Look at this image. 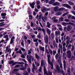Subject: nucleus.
I'll return each instance as SVG.
<instances>
[{
  "mask_svg": "<svg viewBox=\"0 0 75 75\" xmlns=\"http://www.w3.org/2000/svg\"><path fill=\"white\" fill-rule=\"evenodd\" d=\"M57 53V52H56V51L53 50V55H55Z\"/></svg>",
  "mask_w": 75,
  "mask_h": 75,
  "instance_id": "nucleus-55",
  "label": "nucleus"
},
{
  "mask_svg": "<svg viewBox=\"0 0 75 75\" xmlns=\"http://www.w3.org/2000/svg\"><path fill=\"white\" fill-rule=\"evenodd\" d=\"M64 21L65 22H69V20L67 19H65L64 20Z\"/></svg>",
  "mask_w": 75,
  "mask_h": 75,
  "instance_id": "nucleus-38",
  "label": "nucleus"
},
{
  "mask_svg": "<svg viewBox=\"0 0 75 75\" xmlns=\"http://www.w3.org/2000/svg\"><path fill=\"white\" fill-rule=\"evenodd\" d=\"M19 70H20V69H15L13 70V71H12V72L13 73V74H15V72H17L18 71H19Z\"/></svg>",
  "mask_w": 75,
  "mask_h": 75,
  "instance_id": "nucleus-21",
  "label": "nucleus"
},
{
  "mask_svg": "<svg viewBox=\"0 0 75 75\" xmlns=\"http://www.w3.org/2000/svg\"><path fill=\"white\" fill-rule=\"evenodd\" d=\"M45 52H46L47 54H49L50 53L49 52H48V49H46Z\"/></svg>",
  "mask_w": 75,
  "mask_h": 75,
  "instance_id": "nucleus-56",
  "label": "nucleus"
},
{
  "mask_svg": "<svg viewBox=\"0 0 75 75\" xmlns=\"http://www.w3.org/2000/svg\"><path fill=\"white\" fill-rule=\"evenodd\" d=\"M57 25L58 27H62V26H61V25L60 24H57Z\"/></svg>",
  "mask_w": 75,
  "mask_h": 75,
  "instance_id": "nucleus-44",
  "label": "nucleus"
},
{
  "mask_svg": "<svg viewBox=\"0 0 75 75\" xmlns=\"http://www.w3.org/2000/svg\"><path fill=\"white\" fill-rule=\"evenodd\" d=\"M29 56L28 55H27V58H28V60L29 63H31V59L32 61H34V57L31 55H30L28 58Z\"/></svg>",
  "mask_w": 75,
  "mask_h": 75,
  "instance_id": "nucleus-5",
  "label": "nucleus"
},
{
  "mask_svg": "<svg viewBox=\"0 0 75 75\" xmlns=\"http://www.w3.org/2000/svg\"><path fill=\"white\" fill-rule=\"evenodd\" d=\"M51 35L52 38H53L54 37V33H52L51 34Z\"/></svg>",
  "mask_w": 75,
  "mask_h": 75,
  "instance_id": "nucleus-42",
  "label": "nucleus"
},
{
  "mask_svg": "<svg viewBox=\"0 0 75 75\" xmlns=\"http://www.w3.org/2000/svg\"><path fill=\"white\" fill-rule=\"evenodd\" d=\"M31 36L33 39V40L34 39H35V35H31Z\"/></svg>",
  "mask_w": 75,
  "mask_h": 75,
  "instance_id": "nucleus-48",
  "label": "nucleus"
},
{
  "mask_svg": "<svg viewBox=\"0 0 75 75\" xmlns=\"http://www.w3.org/2000/svg\"><path fill=\"white\" fill-rule=\"evenodd\" d=\"M44 60H42L41 62V66H43L44 65V74H46L47 75H52V73L51 72H50L49 71L48 73H47V72L46 71V68L45 66V63L44 62Z\"/></svg>",
  "mask_w": 75,
  "mask_h": 75,
  "instance_id": "nucleus-1",
  "label": "nucleus"
},
{
  "mask_svg": "<svg viewBox=\"0 0 75 75\" xmlns=\"http://www.w3.org/2000/svg\"><path fill=\"white\" fill-rule=\"evenodd\" d=\"M50 25L51 24L50 23V22H47V27H48V28H50Z\"/></svg>",
  "mask_w": 75,
  "mask_h": 75,
  "instance_id": "nucleus-25",
  "label": "nucleus"
},
{
  "mask_svg": "<svg viewBox=\"0 0 75 75\" xmlns=\"http://www.w3.org/2000/svg\"><path fill=\"white\" fill-rule=\"evenodd\" d=\"M15 39V37L14 36H13L12 38L11 39V40H12V41H14V40Z\"/></svg>",
  "mask_w": 75,
  "mask_h": 75,
  "instance_id": "nucleus-63",
  "label": "nucleus"
},
{
  "mask_svg": "<svg viewBox=\"0 0 75 75\" xmlns=\"http://www.w3.org/2000/svg\"><path fill=\"white\" fill-rule=\"evenodd\" d=\"M55 34H56V36H58V35H60V31H56L55 32Z\"/></svg>",
  "mask_w": 75,
  "mask_h": 75,
  "instance_id": "nucleus-18",
  "label": "nucleus"
},
{
  "mask_svg": "<svg viewBox=\"0 0 75 75\" xmlns=\"http://www.w3.org/2000/svg\"><path fill=\"white\" fill-rule=\"evenodd\" d=\"M62 46H61V44H59V47L60 48H61V53L62 54Z\"/></svg>",
  "mask_w": 75,
  "mask_h": 75,
  "instance_id": "nucleus-34",
  "label": "nucleus"
},
{
  "mask_svg": "<svg viewBox=\"0 0 75 75\" xmlns=\"http://www.w3.org/2000/svg\"><path fill=\"white\" fill-rule=\"evenodd\" d=\"M64 30L65 31H67V30H68V29H67V27H65L64 28Z\"/></svg>",
  "mask_w": 75,
  "mask_h": 75,
  "instance_id": "nucleus-51",
  "label": "nucleus"
},
{
  "mask_svg": "<svg viewBox=\"0 0 75 75\" xmlns=\"http://www.w3.org/2000/svg\"><path fill=\"white\" fill-rule=\"evenodd\" d=\"M32 66L33 68H32V71L33 72H34V71H36L37 69V67H35V64H34V63H33L32 64Z\"/></svg>",
  "mask_w": 75,
  "mask_h": 75,
  "instance_id": "nucleus-12",
  "label": "nucleus"
},
{
  "mask_svg": "<svg viewBox=\"0 0 75 75\" xmlns=\"http://www.w3.org/2000/svg\"><path fill=\"white\" fill-rule=\"evenodd\" d=\"M66 55V53H63V56L64 58V59H67L66 57H65Z\"/></svg>",
  "mask_w": 75,
  "mask_h": 75,
  "instance_id": "nucleus-37",
  "label": "nucleus"
},
{
  "mask_svg": "<svg viewBox=\"0 0 75 75\" xmlns=\"http://www.w3.org/2000/svg\"><path fill=\"white\" fill-rule=\"evenodd\" d=\"M59 21H64V18L61 17L59 18Z\"/></svg>",
  "mask_w": 75,
  "mask_h": 75,
  "instance_id": "nucleus-29",
  "label": "nucleus"
},
{
  "mask_svg": "<svg viewBox=\"0 0 75 75\" xmlns=\"http://www.w3.org/2000/svg\"><path fill=\"white\" fill-rule=\"evenodd\" d=\"M53 45L54 46V47H56L57 48V44L55 43V41H53Z\"/></svg>",
  "mask_w": 75,
  "mask_h": 75,
  "instance_id": "nucleus-35",
  "label": "nucleus"
},
{
  "mask_svg": "<svg viewBox=\"0 0 75 75\" xmlns=\"http://www.w3.org/2000/svg\"><path fill=\"white\" fill-rule=\"evenodd\" d=\"M45 10H46V8H44L42 9V12H45Z\"/></svg>",
  "mask_w": 75,
  "mask_h": 75,
  "instance_id": "nucleus-43",
  "label": "nucleus"
},
{
  "mask_svg": "<svg viewBox=\"0 0 75 75\" xmlns=\"http://www.w3.org/2000/svg\"><path fill=\"white\" fill-rule=\"evenodd\" d=\"M42 16V14L40 15L39 17V19H41L42 18V21H44V22H45V21L47 20V16Z\"/></svg>",
  "mask_w": 75,
  "mask_h": 75,
  "instance_id": "nucleus-4",
  "label": "nucleus"
},
{
  "mask_svg": "<svg viewBox=\"0 0 75 75\" xmlns=\"http://www.w3.org/2000/svg\"><path fill=\"white\" fill-rule=\"evenodd\" d=\"M27 71L29 73H30V72H31V70L30 69V68H28V69Z\"/></svg>",
  "mask_w": 75,
  "mask_h": 75,
  "instance_id": "nucleus-54",
  "label": "nucleus"
},
{
  "mask_svg": "<svg viewBox=\"0 0 75 75\" xmlns=\"http://www.w3.org/2000/svg\"><path fill=\"white\" fill-rule=\"evenodd\" d=\"M25 68H26V69L27 67H28V65L27 63L25 64Z\"/></svg>",
  "mask_w": 75,
  "mask_h": 75,
  "instance_id": "nucleus-53",
  "label": "nucleus"
},
{
  "mask_svg": "<svg viewBox=\"0 0 75 75\" xmlns=\"http://www.w3.org/2000/svg\"><path fill=\"white\" fill-rule=\"evenodd\" d=\"M35 64L37 65V66H38V67L40 66V64L38 63H37V62H35Z\"/></svg>",
  "mask_w": 75,
  "mask_h": 75,
  "instance_id": "nucleus-40",
  "label": "nucleus"
},
{
  "mask_svg": "<svg viewBox=\"0 0 75 75\" xmlns=\"http://www.w3.org/2000/svg\"><path fill=\"white\" fill-rule=\"evenodd\" d=\"M63 50L64 52H65V51H66V49H65V47H63Z\"/></svg>",
  "mask_w": 75,
  "mask_h": 75,
  "instance_id": "nucleus-41",
  "label": "nucleus"
},
{
  "mask_svg": "<svg viewBox=\"0 0 75 75\" xmlns=\"http://www.w3.org/2000/svg\"><path fill=\"white\" fill-rule=\"evenodd\" d=\"M62 6H64V7H67L69 8H71V7L68 4H62Z\"/></svg>",
  "mask_w": 75,
  "mask_h": 75,
  "instance_id": "nucleus-13",
  "label": "nucleus"
},
{
  "mask_svg": "<svg viewBox=\"0 0 75 75\" xmlns=\"http://www.w3.org/2000/svg\"><path fill=\"white\" fill-rule=\"evenodd\" d=\"M72 29V26L71 25H69L67 26V31H70Z\"/></svg>",
  "mask_w": 75,
  "mask_h": 75,
  "instance_id": "nucleus-14",
  "label": "nucleus"
},
{
  "mask_svg": "<svg viewBox=\"0 0 75 75\" xmlns=\"http://www.w3.org/2000/svg\"><path fill=\"white\" fill-rule=\"evenodd\" d=\"M66 40H68L66 41L67 45L66 46V47L67 48L68 47V44H69V41L71 43V42L73 41V39H71V40L70 41L71 39L70 38H69V37L68 36L66 37Z\"/></svg>",
  "mask_w": 75,
  "mask_h": 75,
  "instance_id": "nucleus-3",
  "label": "nucleus"
},
{
  "mask_svg": "<svg viewBox=\"0 0 75 75\" xmlns=\"http://www.w3.org/2000/svg\"><path fill=\"white\" fill-rule=\"evenodd\" d=\"M35 57L38 60L39 59H41V57H40V56H38V54H35Z\"/></svg>",
  "mask_w": 75,
  "mask_h": 75,
  "instance_id": "nucleus-17",
  "label": "nucleus"
},
{
  "mask_svg": "<svg viewBox=\"0 0 75 75\" xmlns=\"http://www.w3.org/2000/svg\"><path fill=\"white\" fill-rule=\"evenodd\" d=\"M71 59H75V57L74 56H72L71 58Z\"/></svg>",
  "mask_w": 75,
  "mask_h": 75,
  "instance_id": "nucleus-46",
  "label": "nucleus"
},
{
  "mask_svg": "<svg viewBox=\"0 0 75 75\" xmlns=\"http://www.w3.org/2000/svg\"><path fill=\"white\" fill-rule=\"evenodd\" d=\"M49 52L51 55H52V51L51 49L49 50Z\"/></svg>",
  "mask_w": 75,
  "mask_h": 75,
  "instance_id": "nucleus-36",
  "label": "nucleus"
},
{
  "mask_svg": "<svg viewBox=\"0 0 75 75\" xmlns=\"http://www.w3.org/2000/svg\"><path fill=\"white\" fill-rule=\"evenodd\" d=\"M37 4L38 5L40 4V1H37Z\"/></svg>",
  "mask_w": 75,
  "mask_h": 75,
  "instance_id": "nucleus-64",
  "label": "nucleus"
},
{
  "mask_svg": "<svg viewBox=\"0 0 75 75\" xmlns=\"http://www.w3.org/2000/svg\"><path fill=\"white\" fill-rule=\"evenodd\" d=\"M56 59H58V53H57L56 55L55 56V57Z\"/></svg>",
  "mask_w": 75,
  "mask_h": 75,
  "instance_id": "nucleus-52",
  "label": "nucleus"
},
{
  "mask_svg": "<svg viewBox=\"0 0 75 75\" xmlns=\"http://www.w3.org/2000/svg\"><path fill=\"white\" fill-rule=\"evenodd\" d=\"M57 18V17H54L51 18V20H55V19H56Z\"/></svg>",
  "mask_w": 75,
  "mask_h": 75,
  "instance_id": "nucleus-59",
  "label": "nucleus"
},
{
  "mask_svg": "<svg viewBox=\"0 0 75 75\" xmlns=\"http://www.w3.org/2000/svg\"><path fill=\"white\" fill-rule=\"evenodd\" d=\"M40 50L44 52V47H42V46L40 47Z\"/></svg>",
  "mask_w": 75,
  "mask_h": 75,
  "instance_id": "nucleus-24",
  "label": "nucleus"
},
{
  "mask_svg": "<svg viewBox=\"0 0 75 75\" xmlns=\"http://www.w3.org/2000/svg\"><path fill=\"white\" fill-rule=\"evenodd\" d=\"M63 65H64V69L65 70H66V68H65V61H63Z\"/></svg>",
  "mask_w": 75,
  "mask_h": 75,
  "instance_id": "nucleus-26",
  "label": "nucleus"
},
{
  "mask_svg": "<svg viewBox=\"0 0 75 75\" xmlns=\"http://www.w3.org/2000/svg\"><path fill=\"white\" fill-rule=\"evenodd\" d=\"M6 16V13H2L1 14V16L2 17H4Z\"/></svg>",
  "mask_w": 75,
  "mask_h": 75,
  "instance_id": "nucleus-33",
  "label": "nucleus"
},
{
  "mask_svg": "<svg viewBox=\"0 0 75 75\" xmlns=\"http://www.w3.org/2000/svg\"><path fill=\"white\" fill-rule=\"evenodd\" d=\"M6 51L5 53H7V52H9V54L11 53V49L9 47L7 46L6 47Z\"/></svg>",
  "mask_w": 75,
  "mask_h": 75,
  "instance_id": "nucleus-8",
  "label": "nucleus"
},
{
  "mask_svg": "<svg viewBox=\"0 0 75 75\" xmlns=\"http://www.w3.org/2000/svg\"><path fill=\"white\" fill-rule=\"evenodd\" d=\"M67 54L68 58H70L71 57V51L70 50H68L67 52Z\"/></svg>",
  "mask_w": 75,
  "mask_h": 75,
  "instance_id": "nucleus-10",
  "label": "nucleus"
},
{
  "mask_svg": "<svg viewBox=\"0 0 75 75\" xmlns=\"http://www.w3.org/2000/svg\"><path fill=\"white\" fill-rule=\"evenodd\" d=\"M71 47H72V45L71 44H69L68 46V49H69V48H71Z\"/></svg>",
  "mask_w": 75,
  "mask_h": 75,
  "instance_id": "nucleus-49",
  "label": "nucleus"
},
{
  "mask_svg": "<svg viewBox=\"0 0 75 75\" xmlns=\"http://www.w3.org/2000/svg\"><path fill=\"white\" fill-rule=\"evenodd\" d=\"M61 14H62V13L59 12H57L55 14L56 16H61Z\"/></svg>",
  "mask_w": 75,
  "mask_h": 75,
  "instance_id": "nucleus-19",
  "label": "nucleus"
},
{
  "mask_svg": "<svg viewBox=\"0 0 75 75\" xmlns=\"http://www.w3.org/2000/svg\"><path fill=\"white\" fill-rule=\"evenodd\" d=\"M62 25H64V26H66L67 25H73L74 26H75V24L74 23H72L71 22L69 23H66L64 22H62L61 23Z\"/></svg>",
  "mask_w": 75,
  "mask_h": 75,
  "instance_id": "nucleus-6",
  "label": "nucleus"
},
{
  "mask_svg": "<svg viewBox=\"0 0 75 75\" xmlns=\"http://www.w3.org/2000/svg\"><path fill=\"white\" fill-rule=\"evenodd\" d=\"M4 38H8V35H6L4 36Z\"/></svg>",
  "mask_w": 75,
  "mask_h": 75,
  "instance_id": "nucleus-47",
  "label": "nucleus"
},
{
  "mask_svg": "<svg viewBox=\"0 0 75 75\" xmlns=\"http://www.w3.org/2000/svg\"><path fill=\"white\" fill-rule=\"evenodd\" d=\"M38 38H36L35 39H33V41L34 42H37V41H38Z\"/></svg>",
  "mask_w": 75,
  "mask_h": 75,
  "instance_id": "nucleus-60",
  "label": "nucleus"
},
{
  "mask_svg": "<svg viewBox=\"0 0 75 75\" xmlns=\"http://www.w3.org/2000/svg\"><path fill=\"white\" fill-rule=\"evenodd\" d=\"M26 69V68L25 67H21L20 68V69L21 70H24Z\"/></svg>",
  "mask_w": 75,
  "mask_h": 75,
  "instance_id": "nucleus-39",
  "label": "nucleus"
},
{
  "mask_svg": "<svg viewBox=\"0 0 75 75\" xmlns=\"http://www.w3.org/2000/svg\"><path fill=\"white\" fill-rule=\"evenodd\" d=\"M52 29L54 30H57V27L54 26V25H52Z\"/></svg>",
  "mask_w": 75,
  "mask_h": 75,
  "instance_id": "nucleus-28",
  "label": "nucleus"
},
{
  "mask_svg": "<svg viewBox=\"0 0 75 75\" xmlns=\"http://www.w3.org/2000/svg\"><path fill=\"white\" fill-rule=\"evenodd\" d=\"M65 10V8H59V11H62V10Z\"/></svg>",
  "mask_w": 75,
  "mask_h": 75,
  "instance_id": "nucleus-32",
  "label": "nucleus"
},
{
  "mask_svg": "<svg viewBox=\"0 0 75 75\" xmlns=\"http://www.w3.org/2000/svg\"><path fill=\"white\" fill-rule=\"evenodd\" d=\"M56 42L57 43H58V37H56L55 39Z\"/></svg>",
  "mask_w": 75,
  "mask_h": 75,
  "instance_id": "nucleus-30",
  "label": "nucleus"
},
{
  "mask_svg": "<svg viewBox=\"0 0 75 75\" xmlns=\"http://www.w3.org/2000/svg\"><path fill=\"white\" fill-rule=\"evenodd\" d=\"M16 54H18V53H19V54H21L22 53V52L21 50H19V51H17L16 52Z\"/></svg>",
  "mask_w": 75,
  "mask_h": 75,
  "instance_id": "nucleus-31",
  "label": "nucleus"
},
{
  "mask_svg": "<svg viewBox=\"0 0 75 75\" xmlns=\"http://www.w3.org/2000/svg\"><path fill=\"white\" fill-rule=\"evenodd\" d=\"M55 1V0H52L51 1H50L48 3L50 4H54Z\"/></svg>",
  "mask_w": 75,
  "mask_h": 75,
  "instance_id": "nucleus-20",
  "label": "nucleus"
},
{
  "mask_svg": "<svg viewBox=\"0 0 75 75\" xmlns=\"http://www.w3.org/2000/svg\"><path fill=\"white\" fill-rule=\"evenodd\" d=\"M41 67H40L39 70H38V71H39V72H41Z\"/></svg>",
  "mask_w": 75,
  "mask_h": 75,
  "instance_id": "nucleus-50",
  "label": "nucleus"
},
{
  "mask_svg": "<svg viewBox=\"0 0 75 75\" xmlns=\"http://www.w3.org/2000/svg\"><path fill=\"white\" fill-rule=\"evenodd\" d=\"M47 56L48 57V63H49V64H50V65H51V68L53 70V69H54V68H53V67H54V66L53 65V64H52V62H50V54H47Z\"/></svg>",
  "mask_w": 75,
  "mask_h": 75,
  "instance_id": "nucleus-2",
  "label": "nucleus"
},
{
  "mask_svg": "<svg viewBox=\"0 0 75 75\" xmlns=\"http://www.w3.org/2000/svg\"><path fill=\"white\" fill-rule=\"evenodd\" d=\"M13 61V60L9 62V64H12V65H16V64H17V63H18V64H23V62H16L15 63Z\"/></svg>",
  "mask_w": 75,
  "mask_h": 75,
  "instance_id": "nucleus-7",
  "label": "nucleus"
},
{
  "mask_svg": "<svg viewBox=\"0 0 75 75\" xmlns=\"http://www.w3.org/2000/svg\"><path fill=\"white\" fill-rule=\"evenodd\" d=\"M54 10L56 12L57 11H59V7L58 6H55L54 8Z\"/></svg>",
  "mask_w": 75,
  "mask_h": 75,
  "instance_id": "nucleus-15",
  "label": "nucleus"
},
{
  "mask_svg": "<svg viewBox=\"0 0 75 75\" xmlns=\"http://www.w3.org/2000/svg\"><path fill=\"white\" fill-rule=\"evenodd\" d=\"M53 22L55 23L56 22H58V19H55L53 20Z\"/></svg>",
  "mask_w": 75,
  "mask_h": 75,
  "instance_id": "nucleus-61",
  "label": "nucleus"
},
{
  "mask_svg": "<svg viewBox=\"0 0 75 75\" xmlns=\"http://www.w3.org/2000/svg\"><path fill=\"white\" fill-rule=\"evenodd\" d=\"M74 45H72L71 51H74Z\"/></svg>",
  "mask_w": 75,
  "mask_h": 75,
  "instance_id": "nucleus-62",
  "label": "nucleus"
},
{
  "mask_svg": "<svg viewBox=\"0 0 75 75\" xmlns=\"http://www.w3.org/2000/svg\"><path fill=\"white\" fill-rule=\"evenodd\" d=\"M56 69L57 70H56V69H54V73H57V71L58 72H60V69H59V66H57Z\"/></svg>",
  "mask_w": 75,
  "mask_h": 75,
  "instance_id": "nucleus-11",
  "label": "nucleus"
},
{
  "mask_svg": "<svg viewBox=\"0 0 75 75\" xmlns=\"http://www.w3.org/2000/svg\"><path fill=\"white\" fill-rule=\"evenodd\" d=\"M0 27H3L4 25V24H3L2 23H0Z\"/></svg>",
  "mask_w": 75,
  "mask_h": 75,
  "instance_id": "nucleus-58",
  "label": "nucleus"
},
{
  "mask_svg": "<svg viewBox=\"0 0 75 75\" xmlns=\"http://www.w3.org/2000/svg\"><path fill=\"white\" fill-rule=\"evenodd\" d=\"M69 4V5H70L71 6H73L74 5V4L73 3V2H72L71 1H69L68 2Z\"/></svg>",
  "mask_w": 75,
  "mask_h": 75,
  "instance_id": "nucleus-27",
  "label": "nucleus"
},
{
  "mask_svg": "<svg viewBox=\"0 0 75 75\" xmlns=\"http://www.w3.org/2000/svg\"><path fill=\"white\" fill-rule=\"evenodd\" d=\"M30 6L32 8H34V5H35V2H33L32 4L29 3Z\"/></svg>",
  "mask_w": 75,
  "mask_h": 75,
  "instance_id": "nucleus-16",
  "label": "nucleus"
},
{
  "mask_svg": "<svg viewBox=\"0 0 75 75\" xmlns=\"http://www.w3.org/2000/svg\"><path fill=\"white\" fill-rule=\"evenodd\" d=\"M21 57L22 58H25V56H24V55L23 54H22L21 55Z\"/></svg>",
  "mask_w": 75,
  "mask_h": 75,
  "instance_id": "nucleus-57",
  "label": "nucleus"
},
{
  "mask_svg": "<svg viewBox=\"0 0 75 75\" xmlns=\"http://www.w3.org/2000/svg\"><path fill=\"white\" fill-rule=\"evenodd\" d=\"M47 32L48 34H49V35H50V34H51V31L48 28H47Z\"/></svg>",
  "mask_w": 75,
  "mask_h": 75,
  "instance_id": "nucleus-23",
  "label": "nucleus"
},
{
  "mask_svg": "<svg viewBox=\"0 0 75 75\" xmlns=\"http://www.w3.org/2000/svg\"><path fill=\"white\" fill-rule=\"evenodd\" d=\"M69 13V12L65 14H64L63 15V17H65V16H66V15H67Z\"/></svg>",
  "mask_w": 75,
  "mask_h": 75,
  "instance_id": "nucleus-45",
  "label": "nucleus"
},
{
  "mask_svg": "<svg viewBox=\"0 0 75 75\" xmlns=\"http://www.w3.org/2000/svg\"><path fill=\"white\" fill-rule=\"evenodd\" d=\"M44 41L46 44L48 43V37L47 35H45Z\"/></svg>",
  "mask_w": 75,
  "mask_h": 75,
  "instance_id": "nucleus-9",
  "label": "nucleus"
},
{
  "mask_svg": "<svg viewBox=\"0 0 75 75\" xmlns=\"http://www.w3.org/2000/svg\"><path fill=\"white\" fill-rule=\"evenodd\" d=\"M60 5V3H59V2H56L53 4V6H59V5Z\"/></svg>",
  "mask_w": 75,
  "mask_h": 75,
  "instance_id": "nucleus-22",
  "label": "nucleus"
}]
</instances>
